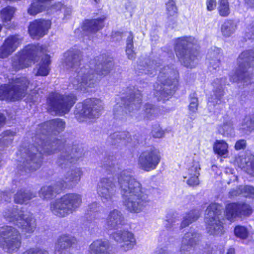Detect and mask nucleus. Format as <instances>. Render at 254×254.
<instances>
[{"label":"nucleus","instance_id":"nucleus-1","mask_svg":"<svg viewBox=\"0 0 254 254\" xmlns=\"http://www.w3.org/2000/svg\"><path fill=\"white\" fill-rule=\"evenodd\" d=\"M65 122L57 118L50 120L39 126L37 133L33 137L34 143L28 148L22 145L18 154L21 157L20 162L22 168L27 172L35 171L41 165L42 154L51 155L60 151L56 161L57 164L61 168L69 167L83 155L81 146L71 145L66 143L64 139H59L49 136L51 134L57 135L65 128Z\"/></svg>","mask_w":254,"mask_h":254},{"label":"nucleus","instance_id":"nucleus-2","mask_svg":"<svg viewBox=\"0 0 254 254\" xmlns=\"http://www.w3.org/2000/svg\"><path fill=\"white\" fill-rule=\"evenodd\" d=\"M64 57L65 68L76 73V76L70 77V84L75 90L83 92L95 87L101 76L108 74L113 66L112 60L108 59L101 64L94 65V62L92 61L89 65L80 67L82 54L78 50H70Z\"/></svg>","mask_w":254,"mask_h":254},{"label":"nucleus","instance_id":"nucleus-3","mask_svg":"<svg viewBox=\"0 0 254 254\" xmlns=\"http://www.w3.org/2000/svg\"><path fill=\"white\" fill-rule=\"evenodd\" d=\"M118 182L123 204L130 212L142 211L150 202L148 196L143 191L140 183L130 172L124 170L118 175Z\"/></svg>","mask_w":254,"mask_h":254},{"label":"nucleus","instance_id":"nucleus-4","mask_svg":"<svg viewBox=\"0 0 254 254\" xmlns=\"http://www.w3.org/2000/svg\"><path fill=\"white\" fill-rule=\"evenodd\" d=\"M156 61L147 60L145 65H138L139 73L149 75L155 74L156 71L160 69L158 81L160 85L157 83L154 85L155 92L154 94L158 99H165L171 96L176 91L179 82V73L174 65L165 66L160 67V65H157Z\"/></svg>","mask_w":254,"mask_h":254},{"label":"nucleus","instance_id":"nucleus-5","mask_svg":"<svg viewBox=\"0 0 254 254\" xmlns=\"http://www.w3.org/2000/svg\"><path fill=\"white\" fill-rule=\"evenodd\" d=\"M3 216L6 221L21 229L25 233L31 234L36 228V220L33 214L23 207L9 206L3 211Z\"/></svg>","mask_w":254,"mask_h":254},{"label":"nucleus","instance_id":"nucleus-6","mask_svg":"<svg viewBox=\"0 0 254 254\" xmlns=\"http://www.w3.org/2000/svg\"><path fill=\"white\" fill-rule=\"evenodd\" d=\"M194 38L184 37L176 40L175 51L181 64L188 68H193L197 64L198 52L192 48Z\"/></svg>","mask_w":254,"mask_h":254},{"label":"nucleus","instance_id":"nucleus-7","mask_svg":"<svg viewBox=\"0 0 254 254\" xmlns=\"http://www.w3.org/2000/svg\"><path fill=\"white\" fill-rule=\"evenodd\" d=\"M82 203V196L77 193H67L50 203V210L55 215L64 217L75 211Z\"/></svg>","mask_w":254,"mask_h":254},{"label":"nucleus","instance_id":"nucleus-8","mask_svg":"<svg viewBox=\"0 0 254 254\" xmlns=\"http://www.w3.org/2000/svg\"><path fill=\"white\" fill-rule=\"evenodd\" d=\"M238 67L232 80L240 81L247 85L253 79V67L254 66V49L243 52L237 59Z\"/></svg>","mask_w":254,"mask_h":254},{"label":"nucleus","instance_id":"nucleus-9","mask_svg":"<svg viewBox=\"0 0 254 254\" xmlns=\"http://www.w3.org/2000/svg\"><path fill=\"white\" fill-rule=\"evenodd\" d=\"M8 84L0 87V100L14 101L24 96L28 85L29 84L25 77L9 79Z\"/></svg>","mask_w":254,"mask_h":254},{"label":"nucleus","instance_id":"nucleus-10","mask_svg":"<svg viewBox=\"0 0 254 254\" xmlns=\"http://www.w3.org/2000/svg\"><path fill=\"white\" fill-rule=\"evenodd\" d=\"M222 206L216 203L210 204L205 211V222L206 230L211 235L219 236L224 234L225 231L221 220L223 219Z\"/></svg>","mask_w":254,"mask_h":254},{"label":"nucleus","instance_id":"nucleus-11","mask_svg":"<svg viewBox=\"0 0 254 254\" xmlns=\"http://www.w3.org/2000/svg\"><path fill=\"white\" fill-rule=\"evenodd\" d=\"M0 244L6 252L12 254L17 252L21 245V237L19 232L11 226L0 228Z\"/></svg>","mask_w":254,"mask_h":254},{"label":"nucleus","instance_id":"nucleus-12","mask_svg":"<svg viewBox=\"0 0 254 254\" xmlns=\"http://www.w3.org/2000/svg\"><path fill=\"white\" fill-rule=\"evenodd\" d=\"M43 52V48L39 44L26 46L19 55L12 58V67L15 70L29 66L32 61H35Z\"/></svg>","mask_w":254,"mask_h":254},{"label":"nucleus","instance_id":"nucleus-13","mask_svg":"<svg viewBox=\"0 0 254 254\" xmlns=\"http://www.w3.org/2000/svg\"><path fill=\"white\" fill-rule=\"evenodd\" d=\"M76 101V97L73 94L62 95L52 93L47 102L56 114L61 115L67 113Z\"/></svg>","mask_w":254,"mask_h":254},{"label":"nucleus","instance_id":"nucleus-14","mask_svg":"<svg viewBox=\"0 0 254 254\" xmlns=\"http://www.w3.org/2000/svg\"><path fill=\"white\" fill-rule=\"evenodd\" d=\"M103 110V103L98 99H88L83 103H78L75 113L89 119L98 118Z\"/></svg>","mask_w":254,"mask_h":254},{"label":"nucleus","instance_id":"nucleus-15","mask_svg":"<svg viewBox=\"0 0 254 254\" xmlns=\"http://www.w3.org/2000/svg\"><path fill=\"white\" fill-rule=\"evenodd\" d=\"M124 102V107L117 106L115 108L114 114L117 118L123 120L125 114H127V111L131 113L137 110L141 103V95L140 91L134 88L133 90L129 93V96H127Z\"/></svg>","mask_w":254,"mask_h":254},{"label":"nucleus","instance_id":"nucleus-16","mask_svg":"<svg viewBox=\"0 0 254 254\" xmlns=\"http://www.w3.org/2000/svg\"><path fill=\"white\" fill-rule=\"evenodd\" d=\"M160 160L159 151L151 146L141 153L138 158V165L142 170L148 172L155 169Z\"/></svg>","mask_w":254,"mask_h":254},{"label":"nucleus","instance_id":"nucleus-17","mask_svg":"<svg viewBox=\"0 0 254 254\" xmlns=\"http://www.w3.org/2000/svg\"><path fill=\"white\" fill-rule=\"evenodd\" d=\"M97 191L104 203L112 201L116 193L114 178L111 176L101 178L98 183Z\"/></svg>","mask_w":254,"mask_h":254},{"label":"nucleus","instance_id":"nucleus-18","mask_svg":"<svg viewBox=\"0 0 254 254\" xmlns=\"http://www.w3.org/2000/svg\"><path fill=\"white\" fill-rule=\"evenodd\" d=\"M112 237L115 241L122 243L121 247L125 251L132 249L136 244L133 234L125 229L115 231L112 233Z\"/></svg>","mask_w":254,"mask_h":254},{"label":"nucleus","instance_id":"nucleus-19","mask_svg":"<svg viewBox=\"0 0 254 254\" xmlns=\"http://www.w3.org/2000/svg\"><path fill=\"white\" fill-rule=\"evenodd\" d=\"M112 237L115 241L122 243L121 247L125 251L132 249L136 244L133 234L125 229L115 231L112 233Z\"/></svg>","mask_w":254,"mask_h":254},{"label":"nucleus","instance_id":"nucleus-20","mask_svg":"<svg viewBox=\"0 0 254 254\" xmlns=\"http://www.w3.org/2000/svg\"><path fill=\"white\" fill-rule=\"evenodd\" d=\"M226 217L228 220L239 217L248 216L252 213L250 206L247 204L230 203L226 207Z\"/></svg>","mask_w":254,"mask_h":254},{"label":"nucleus","instance_id":"nucleus-21","mask_svg":"<svg viewBox=\"0 0 254 254\" xmlns=\"http://www.w3.org/2000/svg\"><path fill=\"white\" fill-rule=\"evenodd\" d=\"M226 82V78H217L214 80L213 93L208 98V105L215 106L220 104L222 102L224 94L223 87Z\"/></svg>","mask_w":254,"mask_h":254},{"label":"nucleus","instance_id":"nucleus-22","mask_svg":"<svg viewBox=\"0 0 254 254\" xmlns=\"http://www.w3.org/2000/svg\"><path fill=\"white\" fill-rule=\"evenodd\" d=\"M51 22L44 19H38L31 22L28 28L30 35L33 39L42 37L47 34L51 26Z\"/></svg>","mask_w":254,"mask_h":254},{"label":"nucleus","instance_id":"nucleus-23","mask_svg":"<svg viewBox=\"0 0 254 254\" xmlns=\"http://www.w3.org/2000/svg\"><path fill=\"white\" fill-rule=\"evenodd\" d=\"M125 224V218L122 212L115 209L110 211L106 219L105 226L108 229L118 230Z\"/></svg>","mask_w":254,"mask_h":254},{"label":"nucleus","instance_id":"nucleus-24","mask_svg":"<svg viewBox=\"0 0 254 254\" xmlns=\"http://www.w3.org/2000/svg\"><path fill=\"white\" fill-rule=\"evenodd\" d=\"M83 175L81 169L74 168L71 169L64 176V179L59 181L60 183L64 184V189L69 188L77 184Z\"/></svg>","mask_w":254,"mask_h":254},{"label":"nucleus","instance_id":"nucleus-25","mask_svg":"<svg viewBox=\"0 0 254 254\" xmlns=\"http://www.w3.org/2000/svg\"><path fill=\"white\" fill-rule=\"evenodd\" d=\"M199 238V235L195 232L186 233L182 238L181 252L184 254L190 252L197 244Z\"/></svg>","mask_w":254,"mask_h":254},{"label":"nucleus","instance_id":"nucleus-26","mask_svg":"<svg viewBox=\"0 0 254 254\" xmlns=\"http://www.w3.org/2000/svg\"><path fill=\"white\" fill-rule=\"evenodd\" d=\"M21 42V40L17 36L8 37L0 48V57L6 58L16 50Z\"/></svg>","mask_w":254,"mask_h":254},{"label":"nucleus","instance_id":"nucleus-27","mask_svg":"<svg viewBox=\"0 0 254 254\" xmlns=\"http://www.w3.org/2000/svg\"><path fill=\"white\" fill-rule=\"evenodd\" d=\"M76 239L75 237L68 235H63L58 239L55 246V254H66V250L75 245Z\"/></svg>","mask_w":254,"mask_h":254},{"label":"nucleus","instance_id":"nucleus-28","mask_svg":"<svg viewBox=\"0 0 254 254\" xmlns=\"http://www.w3.org/2000/svg\"><path fill=\"white\" fill-rule=\"evenodd\" d=\"M63 184H60L58 181L51 186L43 187L39 191V196L41 198L46 200L54 198L64 189V185Z\"/></svg>","mask_w":254,"mask_h":254},{"label":"nucleus","instance_id":"nucleus-29","mask_svg":"<svg viewBox=\"0 0 254 254\" xmlns=\"http://www.w3.org/2000/svg\"><path fill=\"white\" fill-rule=\"evenodd\" d=\"M90 254H112L109 241L98 239L93 241L89 246Z\"/></svg>","mask_w":254,"mask_h":254},{"label":"nucleus","instance_id":"nucleus-30","mask_svg":"<svg viewBox=\"0 0 254 254\" xmlns=\"http://www.w3.org/2000/svg\"><path fill=\"white\" fill-rule=\"evenodd\" d=\"M104 18L86 20L83 23L82 29L89 34H93L101 29L104 26Z\"/></svg>","mask_w":254,"mask_h":254},{"label":"nucleus","instance_id":"nucleus-31","mask_svg":"<svg viewBox=\"0 0 254 254\" xmlns=\"http://www.w3.org/2000/svg\"><path fill=\"white\" fill-rule=\"evenodd\" d=\"M221 57L220 48L214 47L209 50L207 55V60L209 63L208 68L210 71H212L211 69L216 70L219 67Z\"/></svg>","mask_w":254,"mask_h":254},{"label":"nucleus","instance_id":"nucleus-32","mask_svg":"<svg viewBox=\"0 0 254 254\" xmlns=\"http://www.w3.org/2000/svg\"><path fill=\"white\" fill-rule=\"evenodd\" d=\"M200 168L197 165H194L190 167L185 175L184 176V182L190 186H197L199 184L198 176L199 175V170Z\"/></svg>","mask_w":254,"mask_h":254},{"label":"nucleus","instance_id":"nucleus-33","mask_svg":"<svg viewBox=\"0 0 254 254\" xmlns=\"http://www.w3.org/2000/svg\"><path fill=\"white\" fill-rule=\"evenodd\" d=\"M108 140L112 144H121L123 145H127L131 142V138L128 132H116L110 135Z\"/></svg>","mask_w":254,"mask_h":254},{"label":"nucleus","instance_id":"nucleus-34","mask_svg":"<svg viewBox=\"0 0 254 254\" xmlns=\"http://www.w3.org/2000/svg\"><path fill=\"white\" fill-rule=\"evenodd\" d=\"M50 56L45 55L42 57L40 62L34 68L33 72L37 76H47L50 71Z\"/></svg>","mask_w":254,"mask_h":254},{"label":"nucleus","instance_id":"nucleus-35","mask_svg":"<svg viewBox=\"0 0 254 254\" xmlns=\"http://www.w3.org/2000/svg\"><path fill=\"white\" fill-rule=\"evenodd\" d=\"M35 196L36 194L30 190L25 189H21L18 190L14 195V202L16 203L24 204L26 203L28 201Z\"/></svg>","mask_w":254,"mask_h":254},{"label":"nucleus","instance_id":"nucleus-36","mask_svg":"<svg viewBox=\"0 0 254 254\" xmlns=\"http://www.w3.org/2000/svg\"><path fill=\"white\" fill-rule=\"evenodd\" d=\"M229 193L232 196L242 194L245 197L254 198V188L250 186H240L236 190H231Z\"/></svg>","mask_w":254,"mask_h":254},{"label":"nucleus","instance_id":"nucleus-37","mask_svg":"<svg viewBox=\"0 0 254 254\" xmlns=\"http://www.w3.org/2000/svg\"><path fill=\"white\" fill-rule=\"evenodd\" d=\"M200 215V212L197 209H194L186 213L185 215L183 217V219L182 222L181 227L182 228H185L193 222L196 221Z\"/></svg>","mask_w":254,"mask_h":254},{"label":"nucleus","instance_id":"nucleus-38","mask_svg":"<svg viewBox=\"0 0 254 254\" xmlns=\"http://www.w3.org/2000/svg\"><path fill=\"white\" fill-rule=\"evenodd\" d=\"M15 9L10 6L4 8L1 11V18L4 25L7 28H10L9 24L15 12Z\"/></svg>","mask_w":254,"mask_h":254},{"label":"nucleus","instance_id":"nucleus-39","mask_svg":"<svg viewBox=\"0 0 254 254\" xmlns=\"http://www.w3.org/2000/svg\"><path fill=\"white\" fill-rule=\"evenodd\" d=\"M158 109L154 105L146 104L142 111V116L148 120L153 119L158 115Z\"/></svg>","mask_w":254,"mask_h":254},{"label":"nucleus","instance_id":"nucleus-40","mask_svg":"<svg viewBox=\"0 0 254 254\" xmlns=\"http://www.w3.org/2000/svg\"><path fill=\"white\" fill-rule=\"evenodd\" d=\"M101 210V207L100 205L96 202H93L88 205L87 208L85 212V216L87 218H98L99 216V213Z\"/></svg>","mask_w":254,"mask_h":254},{"label":"nucleus","instance_id":"nucleus-41","mask_svg":"<svg viewBox=\"0 0 254 254\" xmlns=\"http://www.w3.org/2000/svg\"><path fill=\"white\" fill-rule=\"evenodd\" d=\"M213 150L216 154L220 156L226 155L228 153V144L223 140H216L213 145Z\"/></svg>","mask_w":254,"mask_h":254},{"label":"nucleus","instance_id":"nucleus-42","mask_svg":"<svg viewBox=\"0 0 254 254\" xmlns=\"http://www.w3.org/2000/svg\"><path fill=\"white\" fill-rule=\"evenodd\" d=\"M218 132L225 136H232L234 135L232 122L229 121L220 126L218 129Z\"/></svg>","mask_w":254,"mask_h":254},{"label":"nucleus","instance_id":"nucleus-43","mask_svg":"<svg viewBox=\"0 0 254 254\" xmlns=\"http://www.w3.org/2000/svg\"><path fill=\"white\" fill-rule=\"evenodd\" d=\"M236 25L231 20L225 21L221 27L222 35L225 37L230 36L235 31Z\"/></svg>","mask_w":254,"mask_h":254},{"label":"nucleus","instance_id":"nucleus-44","mask_svg":"<svg viewBox=\"0 0 254 254\" xmlns=\"http://www.w3.org/2000/svg\"><path fill=\"white\" fill-rule=\"evenodd\" d=\"M218 10L221 16H227L230 12L228 0H218Z\"/></svg>","mask_w":254,"mask_h":254},{"label":"nucleus","instance_id":"nucleus-45","mask_svg":"<svg viewBox=\"0 0 254 254\" xmlns=\"http://www.w3.org/2000/svg\"><path fill=\"white\" fill-rule=\"evenodd\" d=\"M243 129L251 131L254 130V116H247L242 123Z\"/></svg>","mask_w":254,"mask_h":254},{"label":"nucleus","instance_id":"nucleus-46","mask_svg":"<svg viewBox=\"0 0 254 254\" xmlns=\"http://www.w3.org/2000/svg\"><path fill=\"white\" fill-rule=\"evenodd\" d=\"M242 159L244 162L241 165L242 168H245L248 173L254 176V157Z\"/></svg>","mask_w":254,"mask_h":254},{"label":"nucleus","instance_id":"nucleus-47","mask_svg":"<svg viewBox=\"0 0 254 254\" xmlns=\"http://www.w3.org/2000/svg\"><path fill=\"white\" fill-rule=\"evenodd\" d=\"M15 135V132L10 130H6L3 132L0 136L2 137V142L5 145L10 144L13 139V136Z\"/></svg>","mask_w":254,"mask_h":254},{"label":"nucleus","instance_id":"nucleus-48","mask_svg":"<svg viewBox=\"0 0 254 254\" xmlns=\"http://www.w3.org/2000/svg\"><path fill=\"white\" fill-rule=\"evenodd\" d=\"M166 9L167 14L170 16H173L177 14L178 9L175 2L173 0H169L166 3Z\"/></svg>","mask_w":254,"mask_h":254},{"label":"nucleus","instance_id":"nucleus-49","mask_svg":"<svg viewBox=\"0 0 254 254\" xmlns=\"http://www.w3.org/2000/svg\"><path fill=\"white\" fill-rule=\"evenodd\" d=\"M235 235L241 239H246L248 236V232L247 229L243 226H236L234 230Z\"/></svg>","mask_w":254,"mask_h":254},{"label":"nucleus","instance_id":"nucleus-50","mask_svg":"<svg viewBox=\"0 0 254 254\" xmlns=\"http://www.w3.org/2000/svg\"><path fill=\"white\" fill-rule=\"evenodd\" d=\"M52 8L56 10L62 11V12L64 13L65 16L70 15L71 13V8L64 6L61 2H59L53 5Z\"/></svg>","mask_w":254,"mask_h":254},{"label":"nucleus","instance_id":"nucleus-51","mask_svg":"<svg viewBox=\"0 0 254 254\" xmlns=\"http://www.w3.org/2000/svg\"><path fill=\"white\" fill-rule=\"evenodd\" d=\"M198 100L195 93L190 95V103L189 105V110L190 111L194 113L197 110Z\"/></svg>","mask_w":254,"mask_h":254},{"label":"nucleus","instance_id":"nucleus-52","mask_svg":"<svg viewBox=\"0 0 254 254\" xmlns=\"http://www.w3.org/2000/svg\"><path fill=\"white\" fill-rule=\"evenodd\" d=\"M164 131L159 125H155L153 127L151 135L154 138H161L164 135Z\"/></svg>","mask_w":254,"mask_h":254},{"label":"nucleus","instance_id":"nucleus-53","mask_svg":"<svg viewBox=\"0 0 254 254\" xmlns=\"http://www.w3.org/2000/svg\"><path fill=\"white\" fill-rule=\"evenodd\" d=\"M173 216H174V214H168L167 215V219L165 220L164 224L168 229H170L175 225V223L177 221V219Z\"/></svg>","mask_w":254,"mask_h":254},{"label":"nucleus","instance_id":"nucleus-54","mask_svg":"<svg viewBox=\"0 0 254 254\" xmlns=\"http://www.w3.org/2000/svg\"><path fill=\"white\" fill-rule=\"evenodd\" d=\"M22 254H49V252L45 250L40 248H31L26 250Z\"/></svg>","mask_w":254,"mask_h":254},{"label":"nucleus","instance_id":"nucleus-55","mask_svg":"<svg viewBox=\"0 0 254 254\" xmlns=\"http://www.w3.org/2000/svg\"><path fill=\"white\" fill-rule=\"evenodd\" d=\"M246 37L249 39L254 38V22L247 25Z\"/></svg>","mask_w":254,"mask_h":254},{"label":"nucleus","instance_id":"nucleus-56","mask_svg":"<svg viewBox=\"0 0 254 254\" xmlns=\"http://www.w3.org/2000/svg\"><path fill=\"white\" fill-rule=\"evenodd\" d=\"M206 4L208 11L214 10L216 7V0H206Z\"/></svg>","mask_w":254,"mask_h":254},{"label":"nucleus","instance_id":"nucleus-57","mask_svg":"<svg viewBox=\"0 0 254 254\" xmlns=\"http://www.w3.org/2000/svg\"><path fill=\"white\" fill-rule=\"evenodd\" d=\"M246 146V141L244 139H240L237 141L235 144V148L236 150H239L240 149L245 148Z\"/></svg>","mask_w":254,"mask_h":254},{"label":"nucleus","instance_id":"nucleus-58","mask_svg":"<svg viewBox=\"0 0 254 254\" xmlns=\"http://www.w3.org/2000/svg\"><path fill=\"white\" fill-rule=\"evenodd\" d=\"M10 200V194L7 191L0 192V201H9Z\"/></svg>","mask_w":254,"mask_h":254},{"label":"nucleus","instance_id":"nucleus-59","mask_svg":"<svg viewBox=\"0 0 254 254\" xmlns=\"http://www.w3.org/2000/svg\"><path fill=\"white\" fill-rule=\"evenodd\" d=\"M132 47H126V54L130 60L134 59L135 57V53Z\"/></svg>","mask_w":254,"mask_h":254},{"label":"nucleus","instance_id":"nucleus-60","mask_svg":"<svg viewBox=\"0 0 254 254\" xmlns=\"http://www.w3.org/2000/svg\"><path fill=\"white\" fill-rule=\"evenodd\" d=\"M133 35L131 32H129L126 41V47L133 48Z\"/></svg>","mask_w":254,"mask_h":254},{"label":"nucleus","instance_id":"nucleus-61","mask_svg":"<svg viewBox=\"0 0 254 254\" xmlns=\"http://www.w3.org/2000/svg\"><path fill=\"white\" fill-rule=\"evenodd\" d=\"M111 38L113 41H120L122 39L121 33L119 32H115L114 35H112Z\"/></svg>","mask_w":254,"mask_h":254},{"label":"nucleus","instance_id":"nucleus-62","mask_svg":"<svg viewBox=\"0 0 254 254\" xmlns=\"http://www.w3.org/2000/svg\"><path fill=\"white\" fill-rule=\"evenodd\" d=\"M108 163H104L103 164V167L106 169H108V168H111L114 167L115 163H113L112 162L110 163V161L109 159H108Z\"/></svg>","mask_w":254,"mask_h":254},{"label":"nucleus","instance_id":"nucleus-63","mask_svg":"<svg viewBox=\"0 0 254 254\" xmlns=\"http://www.w3.org/2000/svg\"><path fill=\"white\" fill-rule=\"evenodd\" d=\"M154 254H166V253L163 249H159L156 251Z\"/></svg>","mask_w":254,"mask_h":254},{"label":"nucleus","instance_id":"nucleus-64","mask_svg":"<svg viewBox=\"0 0 254 254\" xmlns=\"http://www.w3.org/2000/svg\"><path fill=\"white\" fill-rule=\"evenodd\" d=\"M246 2L251 7L254 8V0H245Z\"/></svg>","mask_w":254,"mask_h":254}]
</instances>
